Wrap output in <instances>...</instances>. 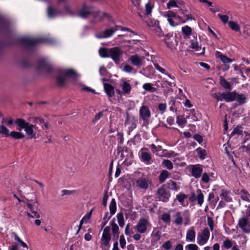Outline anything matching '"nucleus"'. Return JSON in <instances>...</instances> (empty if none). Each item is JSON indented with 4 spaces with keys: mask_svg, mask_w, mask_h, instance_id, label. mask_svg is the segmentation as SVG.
<instances>
[{
    "mask_svg": "<svg viewBox=\"0 0 250 250\" xmlns=\"http://www.w3.org/2000/svg\"><path fill=\"white\" fill-rule=\"evenodd\" d=\"M14 123L18 125L20 127V130L24 129L26 135L28 136L30 139H35L37 138L38 134H36L35 130L38 128V127L32 124H30L29 123L26 122L24 119L21 118H18L14 122L12 119H9L7 124L9 125H12Z\"/></svg>",
    "mask_w": 250,
    "mask_h": 250,
    "instance_id": "obj_1",
    "label": "nucleus"
},
{
    "mask_svg": "<svg viewBox=\"0 0 250 250\" xmlns=\"http://www.w3.org/2000/svg\"><path fill=\"white\" fill-rule=\"evenodd\" d=\"M21 43L26 48H31L36 45L42 42H46L50 43H53L54 42V41L53 39H40L37 38H32L31 37H23L19 40Z\"/></svg>",
    "mask_w": 250,
    "mask_h": 250,
    "instance_id": "obj_2",
    "label": "nucleus"
},
{
    "mask_svg": "<svg viewBox=\"0 0 250 250\" xmlns=\"http://www.w3.org/2000/svg\"><path fill=\"white\" fill-rule=\"evenodd\" d=\"M123 142H120V145L117 147V152L120 153L121 160L125 165L128 166L132 164L133 154L130 150L122 145Z\"/></svg>",
    "mask_w": 250,
    "mask_h": 250,
    "instance_id": "obj_3",
    "label": "nucleus"
},
{
    "mask_svg": "<svg viewBox=\"0 0 250 250\" xmlns=\"http://www.w3.org/2000/svg\"><path fill=\"white\" fill-rule=\"evenodd\" d=\"M173 217L174 219V223L177 226H181L183 223L185 226L189 224L190 213L188 210L177 211L173 215Z\"/></svg>",
    "mask_w": 250,
    "mask_h": 250,
    "instance_id": "obj_4",
    "label": "nucleus"
},
{
    "mask_svg": "<svg viewBox=\"0 0 250 250\" xmlns=\"http://www.w3.org/2000/svg\"><path fill=\"white\" fill-rule=\"evenodd\" d=\"M151 226L148 217H141L134 227V229L137 232L140 233H145L147 230V228Z\"/></svg>",
    "mask_w": 250,
    "mask_h": 250,
    "instance_id": "obj_5",
    "label": "nucleus"
},
{
    "mask_svg": "<svg viewBox=\"0 0 250 250\" xmlns=\"http://www.w3.org/2000/svg\"><path fill=\"white\" fill-rule=\"evenodd\" d=\"M76 76L75 71L72 69L62 70L57 77V83L58 85H64L66 81V77H74Z\"/></svg>",
    "mask_w": 250,
    "mask_h": 250,
    "instance_id": "obj_6",
    "label": "nucleus"
},
{
    "mask_svg": "<svg viewBox=\"0 0 250 250\" xmlns=\"http://www.w3.org/2000/svg\"><path fill=\"white\" fill-rule=\"evenodd\" d=\"M138 119L136 117L129 115L128 112L125 113V125L127 126L129 130L132 131L137 126Z\"/></svg>",
    "mask_w": 250,
    "mask_h": 250,
    "instance_id": "obj_7",
    "label": "nucleus"
},
{
    "mask_svg": "<svg viewBox=\"0 0 250 250\" xmlns=\"http://www.w3.org/2000/svg\"><path fill=\"white\" fill-rule=\"evenodd\" d=\"M123 55L122 50L118 47L109 48V57H111L115 63L118 64Z\"/></svg>",
    "mask_w": 250,
    "mask_h": 250,
    "instance_id": "obj_8",
    "label": "nucleus"
},
{
    "mask_svg": "<svg viewBox=\"0 0 250 250\" xmlns=\"http://www.w3.org/2000/svg\"><path fill=\"white\" fill-rule=\"evenodd\" d=\"M111 228L109 226L104 228L102 236L101 239V245L104 247L109 246L110 241L111 239L110 233Z\"/></svg>",
    "mask_w": 250,
    "mask_h": 250,
    "instance_id": "obj_9",
    "label": "nucleus"
},
{
    "mask_svg": "<svg viewBox=\"0 0 250 250\" xmlns=\"http://www.w3.org/2000/svg\"><path fill=\"white\" fill-rule=\"evenodd\" d=\"M139 117L144 123H147L151 117V111L149 107L146 105H142L139 109Z\"/></svg>",
    "mask_w": 250,
    "mask_h": 250,
    "instance_id": "obj_10",
    "label": "nucleus"
},
{
    "mask_svg": "<svg viewBox=\"0 0 250 250\" xmlns=\"http://www.w3.org/2000/svg\"><path fill=\"white\" fill-rule=\"evenodd\" d=\"M210 232L208 228H205L201 233H198L197 237V242L200 246L206 244L209 238Z\"/></svg>",
    "mask_w": 250,
    "mask_h": 250,
    "instance_id": "obj_11",
    "label": "nucleus"
},
{
    "mask_svg": "<svg viewBox=\"0 0 250 250\" xmlns=\"http://www.w3.org/2000/svg\"><path fill=\"white\" fill-rule=\"evenodd\" d=\"M243 127L241 125H237L235 126L231 133L230 134V137H234V139H236V136H239L240 135H243ZM244 134H245V139L244 141H248V140H250V134L247 132H244Z\"/></svg>",
    "mask_w": 250,
    "mask_h": 250,
    "instance_id": "obj_12",
    "label": "nucleus"
},
{
    "mask_svg": "<svg viewBox=\"0 0 250 250\" xmlns=\"http://www.w3.org/2000/svg\"><path fill=\"white\" fill-rule=\"evenodd\" d=\"M135 185L139 189L146 190L151 184L150 181L145 177H142L135 181Z\"/></svg>",
    "mask_w": 250,
    "mask_h": 250,
    "instance_id": "obj_13",
    "label": "nucleus"
},
{
    "mask_svg": "<svg viewBox=\"0 0 250 250\" xmlns=\"http://www.w3.org/2000/svg\"><path fill=\"white\" fill-rule=\"evenodd\" d=\"M117 209V206L116 200L114 198L112 199L110 205H109V210L110 213L106 212L103 219V221H105V222H108L110 218L113 215Z\"/></svg>",
    "mask_w": 250,
    "mask_h": 250,
    "instance_id": "obj_14",
    "label": "nucleus"
},
{
    "mask_svg": "<svg viewBox=\"0 0 250 250\" xmlns=\"http://www.w3.org/2000/svg\"><path fill=\"white\" fill-rule=\"evenodd\" d=\"M117 31L116 25L113 28L106 29L105 30L97 33L95 37L98 39L107 38L112 36Z\"/></svg>",
    "mask_w": 250,
    "mask_h": 250,
    "instance_id": "obj_15",
    "label": "nucleus"
},
{
    "mask_svg": "<svg viewBox=\"0 0 250 250\" xmlns=\"http://www.w3.org/2000/svg\"><path fill=\"white\" fill-rule=\"evenodd\" d=\"M145 57L140 56L138 54L131 56L128 61L131 64L137 67H140L144 64Z\"/></svg>",
    "mask_w": 250,
    "mask_h": 250,
    "instance_id": "obj_16",
    "label": "nucleus"
},
{
    "mask_svg": "<svg viewBox=\"0 0 250 250\" xmlns=\"http://www.w3.org/2000/svg\"><path fill=\"white\" fill-rule=\"evenodd\" d=\"M157 194L159 200L164 202H167L170 196V194L167 191L163 186L157 189Z\"/></svg>",
    "mask_w": 250,
    "mask_h": 250,
    "instance_id": "obj_17",
    "label": "nucleus"
},
{
    "mask_svg": "<svg viewBox=\"0 0 250 250\" xmlns=\"http://www.w3.org/2000/svg\"><path fill=\"white\" fill-rule=\"evenodd\" d=\"M94 8L92 6H88L83 4L78 15L83 18H86L89 15H92Z\"/></svg>",
    "mask_w": 250,
    "mask_h": 250,
    "instance_id": "obj_18",
    "label": "nucleus"
},
{
    "mask_svg": "<svg viewBox=\"0 0 250 250\" xmlns=\"http://www.w3.org/2000/svg\"><path fill=\"white\" fill-rule=\"evenodd\" d=\"M238 225L242 231L246 233H250V225L248 223V219L246 217L240 218Z\"/></svg>",
    "mask_w": 250,
    "mask_h": 250,
    "instance_id": "obj_19",
    "label": "nucleus"
},
{
    "mask_svg": "<svg viewBox=\"0 0 250 250\" xmlns=\"http://www.w3.org/2000/svg\"><path fill=\"white\" fill-rule=\"evenodd\" d=\"M161 238V231L156 229H154L150 235V242L151 246H156Z\"/></svg>",
    "mask_w": 250,
    "mask_h": 250,
    "instance_id": "obj_20",
    "label": "nucleus"
},
{
    "mask_svg": "<svg viewBox=\"0 0 250 250\" xmlns=\"http://www.w3.org/2000/svg\"><path fill=\"white\" fill-rule=\"evenodd\" d=\"M190 172L191 175L196 179L200 178L203 172V167L200 165L190 166Z\"/></svg>",
    "mask_w": 250,
    "mask_h": 250,
    "instance_id": "obj_21",
    "label": "nucleus"
},
{
    "mask_svg": "<svg viewBox=\"0 0 250 250\" xmlns=\"http://www.w3.org/2000/svg\"><path fill=\"white\" fill-rule=\"evenodd\" d=\"M148 26L151 28V29L154 32V33L159 37H162L164 36V34L159 25L158 21H154L153 23L152 22L147 23Z\"/></svg>",
    "mask_w": 250,
    "mask_h": 250,
    "instance_id": "obj_22",
    "label": "nucleus"
},
{
    "mask_svg": "<svg viewBox=\"0 0 250 250\" xmlns=\"http://www.w3.org/2000/svg\"><path fill=\"white\" fill-rule=\"evenodd\" d=\"M165 17L167 18L169 24L173 27L176 26L179 24V23L175 22L174 21V17H175V13L171 10H169L165 12Z\"/></svg>",
    "mask_w": 250,
    "mask_h": 250,
    "instance_id": "obj_23",
    "label": "nucleus"
},
{
    "mask_svg": "<svg viewBox=\"0 0 250 250\" xmlns=\"http://www.w3.org/2000/svg\"><path fill=\"white\" fill-rule=\"evenodd\" d=\"M216 56L217 58H220V59L224 63L225 67V70H228L229 68V66L228 64V63L232 62V60L218 51L216 52Z\"/></svg>",
    "mask_w": 250,
    "mask_h": 250,
    "instance_id": "obj_24",
    "label": "nucleus"
},
{
    "mask_svg": "<svg viewBox=\"0 0 250 250\" xmlns=\"http://www.w3.org/2000/svg\"><path fill=\"white\" fill-rule=\"evenodd\" d=\"M196 233L194 227H190L187 231L186 239L187 242H194L195 240Z\"/></svg>",
    "mask_w": 250,
    "mask_h": 250,
    "instance_id": "obj_25",
    "label": "nucleus"
},
{
    "mask_svg": "<svg viewBox=\"0 0 250 250\" xmlns=\"http://www.w3.org/2000/svg\"><path fill=\"white\" fill-rule=\"evenodd\" d=\"M224 100L229 103L233 102L236 99L237 93L235 91L232 92H223Z\"/></svg>",
    "mask_w": 250,
    "mask_h": 250,
    "instance_id": "obj_26",
    "label": "nucleus"
},
{
    "mask_svg": "<svg viewBox=\"0 0 250 250\" xmlns=\"http://www.w3.org/2000/svg\"><path fill=\"white\" fill-rule=\"evenodd\" d=\"M26 205L27 207V208L29 209L30 211H31V212L33 214V215H32L31 213H30L29 212H26V214L28 217H30V218H34V217L40 218V215L38 212V211H37L34 209V206L32 204L27 203H26Z\"/></svg>",
    "mask_w": 250,
    "mask_h": 250,
    "instance_id": "obj_27",
    "label": "nucleus"
},
{
    "mask_svg": "<svg viewBox=\"0 0 250 250\" xmlns=\"http://www.w3.org/2000/svg\"><path fill=\"white\" fill-rule=\"evenodd\" d=\"M92 15L93 16L95 21H101L103 19V18L106 16L107 15L106 13L95 9V8H94Z\"/></svg>",
    "mask_w": 250,
    "mask_h": 250,
    "instance_id": "obj_28",
    "label": "nucleus"
},
{
    "mask_svg": "<svg viewBox=\"0 0 250 250\" xmlns=\"http://www.w3.org/2000/svg\"><path fill=\"white\" fill-rule=\"evenodd\" d=\"M104 90L105 92L109 98H111L114 95V88L113 86L108 83L104 84Z\"/></svg>",
    "mask_w": 250,
    "mask_h": 250,
    "instance_id": "obj_29",
    "label": "nucleus"
},
{
    "mask_svg": "<svg viewBox=\"0 0 250 250\" xmlns=\"http://www.w3.org/2000/svg\"><path fill=\"white\" fill-rule=\"evenodd\" d=\"M121 88L123 90V94L128 95L130 93L131 90V86L127 81H124L121 84Z\"/></svg>",
    "mask_w": 250,
    "mask_h": 250,
    "instance_id": "obj_30",
    "label": "nucleus"
},
{
    "mask_svg": "<svg viewBox=\"0 0 250 250\" xmlns=\"http://www.w3.org/2000/svg\"><path fill=\"white\" fill-rule=\"evenodd\" d=\"M141 161L144 162L146 164H150L151 157L149 153L144 151L142 149L140 151Z\"/></svg>",
    "mask_w": 250,
    "mask_h": 250,
    "instance_id": "obj_31",
    "label": "nucleus"
},
{
    "mask_svg": "<svg viewBox=\"0 0 250 250\" xmlns=\"http://www.w3.org/2000/svg\"><path fill=\"white\" fill-rule=\"evenodd\" d=\"M47 15L50 18H53L58 15H61V11L54 8L51 5H50L47 8Z\"/></svg>",
    "mask_w": 250,
    "mask_h": 250,
    "instance_id": "obj_32",
    "label": "nucleus"
},
{
    "mask_svg": "<svg viewBox=\"0 0 250 250\" xmlns=\"http://www.w3.org/2000/svg\"><path fill=\"white\" fill-rule=\"evenodd\" d=\"M196 193L197 194L196 201H197L198 204L201 207L203 205L204 201V194L200 189H198Z\"/></svg>",
    "mask_w": 250,
    "mask_h": 250,
    "instance_id": "obj_33",
    "label": "nucleus"
},
{
    "mask_svg": "<svg viewBox=\"0 0 250 250\" xmlns=\"http://www.w3.org/2000/svg\"><path fill=\"white\" fill-rule=\"evenodd\" d=\"M110 225L111 227L112 232L114 237H118L119 234V229L118 225L115 223L114 221L112 220Z\"/></svg>",
    "mask_w": 250,
    "mask_h": 250,
    "instance_id": "obj_34",
    "label": "nucleus"
},
{
    "mask_svg": "<svg viewBox=\"0 0 250 250\" xmlns=\"http://www.w3.org/2000/svg\"><path fill=\"white\" fill-rule=\"evenodd\" d=\"M219 82L220 85L225 89L231 90V84L227 82L223 76H221L219 78Z\"/></svg>",
    "mask_w": 250,
    "mask_h": 250,
    "instance_id": "obj_35",
    "label": "nucleus"
},
{
    "mask_svg": "<svg viewBox=\"0 0 250 250\" xmlns=\"http://www.w3.org/2000/svg\"><path fill=\"white\" fill-rule=\"evenodd\" d=\"M167 188L172 190L177 191L179 189V186L177 185L176 182L172 180H169L167 183Z\"/></svg>",
    "mask_w": 250,
    "mask_h": 250,
    "instance_id": "obj_36",
    "label": "nucleus"
},
{
    "mask_svg": "<svg viewBox=\"0 0 250 250\" xmlns=\"http://www.w3.org/2000/svg\"><path fill=\"white\" fill-rule=\"evenodd\" d=\"M188 196L183 193H180L176 195V199L180 204L183 206H188V203L185 204L184 201L185 199L187 198Z\"/></svg>",
    "mask_w": 250,
    "mask_h": 250,
    "instance_id": "obj_37",
    "label": "nucleus"
},
{
    "mask_svg": "<svg viewBox=\"0 0 250 250\" xmlns=\"http://www.w3.org/2000/svg\"><path fill=\"white\" fill-rule=\"evenodd\" d=\"M169 175V173L167 170H162L159 176V180L160 183H164L166 181V180L168 178Z\"/></svg>",
    "mask_w": 250,
    "mask_h": 250,
    "instance_id": "obj_38",
    "label": "nucleus"
},
{
    "mask_svg": "<svg viewBox=\"0 0 250 250\" xmlns=\"http://www.w3.org/2000/svg\"><path fill=\"white\" fill-rule=\"evenodd\" d=\"M74 13L71 10L70 8L65 4L63 9L61 11V15H73Z\"/></svg>",
    "mask_w": 250,
    "mask_h": 250,
    "instance_id": "obj_39",
    "label": "nucleus"
},
{
    "mask_svg": "<svg viewBox=\"0 0 250 250\" xmlns=\"http://www.w3.org/2000/svg\"><path fill=\"white\" fill-rule=\"evenodd\" d=\"M239 194L240 195L241 198L243 200L249 202H250V195L246 190H241L239 193Z\"/></svg>",
    "mask_w": 250,
    "mask_h": 250,
    "instance_id": "obj_40",
    "label": "nucleus"
},
{
    "mask_svg": "<svg viewBox=\"0 0 250 250\" xmlns=\"http://www.w3.org/2000/svg\"><path fill=\"white\" fill-rule=\"evenodd\" d=\"M99 53L102 58H109V48H100L99 50Z\"/></svg>",
    "mask_w": 250,
    "mask_h": 250,
    "instance_id": "obj_41",
    "label": "nucleus"
},
{
    "mask_svg": "<svg viewBox=\"0 0 250 250\" xmlns=\"http://www.w3.org/2000/svg\"><path fill=\"white\" fill-rule=\"evenodd\" d=\"M236 97V100L240 105L243 104L246 102L247 97L245 94L237 93Z\"/></svg>",
    "mask_w": 250,
    "mask_h": 250,
    "instance_id": "obj_42",
    "label": "nucleus"
},
{
    "mask_svg": "<svg viewBox=\"0 0 250 250\" xmlns=\"http://www.w3.org/2000/svg\"><path fill=\"white\" fill-rule=\"evenodd\" d=\"M39 68L46 71H49L50 70V66L45 60H42L40 62Z\"/></svg>",
    "mask_w": 250,
    "mask_h": 250,
    "instance_id": "obj_43",
    "label": "nucleus"
},
{
    "mask_svg": "<svg viewBox=\"0 0 250 250\" xmlns=\"http://www.w3.org/2000/svg\"><path fill=\"white\" fill-rule=\"evenodd\" d=\"M15 139H21L24 138L25 135L19 132L12 131L10 133V136Z\"/></svg>",
    "mask_w": 250,
    "mask_h": 250,
    "instance_id": "obj_44",
    "label": "nucleus"
},
{
    "mask_svg": "<svg viewBox=\"0 0 250 250\" xmlns=\"http://www.w3.org/2000/svg\"><path fill=\"white\" fill-rule=\"evenodd\" d=\"M118 223L120 227H123L125 225V221L123 213L122 212L117 214Z\"/></svg>",
    "mask_w": 250,
    "mask_h": 250,
    "instance_id": "obj_45",
    "label": "nucleus"
},
{
    "mask_svg": "<svg viewBox=\"0 0 250 250\" xmlns=\"http://www.w3.org/2000/svg\"><path fill=\"white\" fill-rule=\"evenodd\" d=\"M232 246V241L229 240L228 238H226L225 240L223 242L222 247L226 250H228L231 248Z\"/></svg>",
    "mask_w": 250,
    "mask_h": 250,
    "instance_id": "obj_46",
    "label": "nucleus"
},
{
    "mask_svg": "<svg viewBox=\"0 0 250 250\" xmlns=\"http://www.w3.org/2000/svg\"><path fill=\"white\" fill-rule=\"evenodd\" d=\"M143 88L149 92H155L156 91V88L153 87V84L151 83H146L143 85Z\"/></svg>",
    "mask_w": 250,
    "mask_h": 250,
    "instance_id": "obj_47",
    "label": "nucleus"
},
{
    "mask_svg": "<svg viewBox=\"0 0 250 250\" xmlns=\"http://www.w3.org/2000/svg\"><path fill=\"white\" fill-rule=\"evenodd\" d=\"M229 192L228 191L222 189L221 190V193L220 194V196L223 198L227 202H230L231 201V198L229 196Z\"/></svg>",
    "mask_w": 250,
    "mask_h": 250,
    "instance_id": "obj_48",
    "label": "nucleus"
},
{
    "mask_svg": "<svg viewBox=\"0 0 250 250\" xmlns=\"http://www.w3.org/2000/svg\"><path fill=\"white\" fill-rule=\"evenodd\" d=\"M172 37V33H168L166 35L165 42L167 46L169 48H172L174 46V44L168 41V40Z\"/></svg>",
    "mask_w": 250,
    "mask_h": 250,
    "instance_id": "obj_49",
    "label": "nucleus"
},
{
    "mask_svg": "<svg viewBox=\"0 0 250 250\" xmlns=\"http://www.w3.org/2000/svg\"><path fill=\"white\" fill-rule=\"evenodd\" d=\"M229 27L233 30L235 31H239L240 30V27L239 25L235 22L233 21H229Z\"/></svg>",
    "mask_w": 250,
    "mask_h": 250,
    "instance_id": "obj_50",
    "label": "nucleus"
},
{
    "mask_svg": "<svg viewBox=\"0 0 250 250\" xmlns=\"http://www.w3.org/2000/svg\"><path fill=\"white\" fill-rule=\"evenodd\" d=\"M153 5L150 2H148L145 5V14L147 16L151 15Z\"/></svg>",
    "mask_w": 250,
    "mask_h": 250,
    "instance_id": "obj_51",
    "label": "nucleus"
},
{
    "mask_svg": "<svg viewBox=\"0 0 250 250\" xmlns=\"http://www.w3.org/2000/svg\"><path fill=\"white\" fill-rule=\"evenodd\" d=\"M178 0H169L167 4V8L169 9L172 7H178Z\"/></svg>",
    "mask_w": 250,
    "mask_h": 250,
    "instance_id": "obj_52",
    "label": "nucleus"
},
{
    "mask_svg": "<svg viewBox=\"0 0 250 250\" xmlns=\"http://www.w3.org/2000/svg\"><path fill=\"white\" fill-rule=\"evenodd\" d=\"M162 165L168 170H171L173 168L172 163L169 160L164 159L162 162Z\"/></svg>",
    "mask_w": 250,
    "mask_h": 250,
    "instance_id": "obj_53",
    "label": "nucleus"
},
{
    "mask_svg": "<svg viewBox=\"0 0 250 250\" xmlns=\"http://www.w3.org/2000/svg\"><path fill=\"white\" fill-rule=\"evenodd\" d=\"M161 219L164 222L169 224L170 222V215L167 213H163L162 215Z\"/></svg>",
    "mask_w": 250,
    "mask_h": 250,
    "instance_id": "obj_54",
    "label": "nucleus"
},
{
    "mask_svg": "<svg viewBox=\"0 0 250 250\" xmlns=\"http://www.w3.org/2000/svg\"><path fill=\"white\" fill-rule=\"evenodd\" d=\"M176 123L180 126L185 125L187 124V121L183 116H178L177 117Z\"/></svg>",
    "mask_w": 250,
    "mask_h": 250,
    "instance_id": "obj_55",
    "label": "nucleus"
},
{
    "mask_svg": "<svg viewBox=\"0 0 250 250\" xmlns=\"http://www.w3.org/2000/svg\"><path fill=\"white\" fill-rule=\"evenodd\" d=\"M108 198V192L107 190L104 191V195L102 200V205L105 207L107 205V202Z\"/></svg>",
    "mask_w": 250,
    "mask_h": 250,
    "instance_id": "obj_56",
    "label": "nucleus"
},
{
    "mask_svg": "<svg viewBox=\"0 0 250 250\" xmlns=\"http://www.w3.org/2000/svg\"><path fill=\"white\" fill-rule=\"evenodd\" d=\"M172 247V243L170 241H167L162 246V248L165 250H169Z\"/></svg>",
    "mask_w": 250,
    "mask_h": 250,
    "instance_id": "obj_57",
    "label": "nucleus"
},
{
    "mask_svg": "<svg viewBox=\"0 0 250 250\" xmlns=\"http://www.w3.org/2000/svg\"><path fill=\"white\" fill-rule=\"evenodd\" d=\"M182 30L183 32L187 36H189L191 34V28L187 25L182 27Z\"/></svg>",
    "mask_w": 250,
    "mask_h": 250,
    "instance_id": "obj_58",
    "label": "nucleus"
},
{
    "mask_svg": "<svg viewBox=\"0 0 250 250\" xmlns=\"http://www.w3.org/2000/svg\"><path fill=\"white\" fill-rule=\"evenodd\" d=\"M125 233L126 235H128L129 236H130L131 235H132L133 233V232L132 229L130 228V226L129 223L127 224L125 226Z\"/></svg>",
    "mask_w": 250,
    "mask_h": 250,
    "instance_id": "obj_59",
    "label": "nucleus"
},
{
    "mask_svg": "<svg viewBox=\"0 0 250 250\" xmlns=\"http://www.w3.org/2000/svg\"><path fill=\"white\" fill-rule=\"evenodd\" d=\"M154 67L156 69H157L158 71L160 72L162 74H166L170 78V75L166 73V70L165 69L162 68L158 63H154Z\"/></svg>",
    "mask_w": 250,
    "mask_h": 250,
    "instance_id": "obj_60",
    "label": "nucleus"
},
{
    "mask_svg": "<svg viewBox=\"0 0 250 250\" xmlns=\"http://www.w3.org/2000/svg\"><path fill=\"white\" fill-rule=\"evenodd\" d=\"M185 249L188 250H198L199 247L195 244H189L185 247Z\"/></svg>",
    "mask_w": 250,
    "mask_h": 250,
    "instance_id": "obj_61",
    "label": "nucleus"
},
{
    "mask_svg": "<svg viewBox=\"0 0 250 250\" xmlns=\"http://www.w3.org/2000/svg\"><path fill=\"white\" fill-rule=\"evenodd\" d=\"M212 96L214 98H215L218 101H222L224 100L223 93H213L212 94Z\"/></svg>",
    "mask_w": 250,
    "mask_h": 250,
    "instance_id": "obj_62",
    "label": "nucleus"
},
{
    "mask_svg": "<svg viewBox=\"0 0 250 250\" xmlns=\"http://www.w3.org/2000/svg\"><path fill=\"white\" fill-rule=\"evenodd\" d=\"M1 133L4 134L6 137H9L10 136L11 132L5 126L1 125Z\"/></svg>",
    "mask_w": 250,
    "mask_h": 250,
    "instance_id": "obj_63",
    "label": "nucleus"
},
{
    "mask_svg": "<svg viewBox=\"0 0 250 250\" xmlns=\"http://www.w3.org/2000/svg\"><path fill=\"white\" fill-rule=\"evenodd\" d=\"M217 16L221 19V20L222 21L223 23H229V17L228 16L226 15H221V14H218Z\"/></svg>",
    "mask_w": 250,
    "mask_h": 250,
    "instance_id": "obj_64",
    "label": "nucleus"
}]
</instances>
